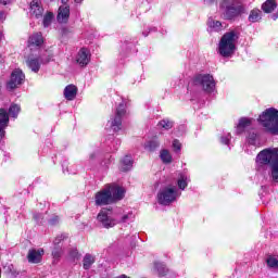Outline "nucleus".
I'll list each match as a JSON object with an SVG mask.
<instances>
[{
  "mask_svg": "<svg viewBox=\"0 0 278 278\" xmlns=\"http://www.w3.org/2000/svg\"><path fill=\"white\" fill-rule=\"evenodd\" d=\"M256 162L268 166L269 168V179L271 184H278V150L265 149L261 151L256 156Z\"/></svg>",
  "mask_w": 278,
  "mask_h": 278,
  "instance_id": "obj_1",
  "label": "nucleus"
},
{
  "mask_svg": "<svg viewBox=\"0 0 278 278\" xmlns=\"http://www.w3.org/2000/svg\"><path fill=\"white\" fill-rule=\"evenodd\" d=\"M258 123L267 134L278 136V110L275 108L266 109L258 116Z\"/></svg>",
  "mask_w": 278,
  "mask_h": 278,
  "instance_id": "obj_2",
  "label": "nucleus"
},
{
  "mask_svg": "<svg viewBox=\"0 0 278 278\" xmlns=\"http://www.w3.org/2000/svg\"><path fill=\"white\" fill-rule=\"evenodd\" d=\"M238 31L230 30L225 33L218 45V53L222 58H231L236 53V42H238Z\"/></svg>",
  "mask_w": 278,
  "mask_h": 278,
  "instance_id": "obj_3",
  "label": "nucleus"
},
{
  "mask_svg": "<svg viewBox=\"0 0 278 278\" xmlns=\"http://www.w3.org/2000/svg\"><path fill=\"white\" fill-rule=\"evenodd\" d=\"M131 213H126L116 214L114 218H112V216H110V210L103 208L98 214V220L103 227H105V229H110V227H114V225H118V223H129V220H131Z\"/></svg>",
  "mask_w": 278,
  "mask_h": 278,
  "instance_id": "obj_4",
  "label": "nucleus"
},
{
  "mask_svg": "<svg viewBox=\"0 0 278 278\" xmlns=\"http://www.w3.org/2000/svg\"><path fill=\"white\" fill-rule=\"evenodd\" d=\"M220 10L226 21H232L244 12V7L237 0H224Z\"/></svg>",
  "mask_w": 278,
  "mask_h": 278,
  "instance_id": "obj_5",
  "label": "nucleus"
},
{
  "mask_svg": "<svg viewBox=\"0 0 278 278\" xmlns=\"http://www.w3.org/2000/svg\"><path fill=\"white\" fill-rule=\"evenodd\" d=\"M127 116V105L125 102H121L115 110V113L111 115L108 125L113 131H121L123 129V118Z\"/></svg>",
  "mask_w": 278,
  "mask_h": 278,
  "instance_id": "obj_6",
  "label": "nucleus"
},
{
  "mask_svg": "<svg viewBox=\"0 0 278 278\" xmlns=\"http://www.w3.org/2000/svg\"><path fill=\"white\" fill-rule=\"evenodd\" d=\"M194 86H199L207 92L208 94L212 93L216 89V81H214V76L210 74H199L193 78Z\"/></svg>",
  "mask_w": 278,
  "mask_h": 278,
  "instance_id": "obj_7",
  "label": "nucleus"
},
{
  "mask_svg": "<svg viewBox=\"0 0 278 278\" xmlns=\"http://www.w3.org/2000/svg\"><path fill=\"white\" fill-rule=\"evenodd\" d=\"M179 197V191L175 187H165L157 193V201L160 205H170L175 203Z\"/></svg>",
  "mask_w": 278,
  "mask_h": 278,
  "instance_id": "obj_8",
  "label": "nucleus"
},
{
  "mask_svg": "<svg viewBox=\"0 0 278 278\" xmlns=\"http://www.w3.org/2000/svg\"><path fill=\"white\" fill-rule=\"evenodd\" d=\"M23 81H25V74L22 70H14L11 74V78L7 84L8 90H14L15 88H18V86L23 85Z\"/></svg>",
  "mask_w": 278,
  "mask_h": 278,
  "instance_id": "obj_9",
  "label": "nucleus"
},
{
  "mask_svg": "<svg viewBox=\"0 0 278 278\" xmlns=\"http://www.w3.org/2000/svg\"><path fill=\"white\" fill-rule=\"evenodd\" d=\"M106 190H109V193L111 194V199L114 202L121 201L125 198V189L117 185H108Z\"/></svg>",
  "mask_w": 278,
  "mask_h": 278,
  "instance_id": "obj_10",
  "label": "nucleus"
},
{
  "mask_svg": "<svg viewBox=\"0 0 278 278\" xmlns=\"http://www.w3.org/2000/svg\"><path fill=\"white\" fill-rule=\"evenodd\" d=\"M110 203L114 202L112 201V194H110L108 187L96 193V205H110Z\"/></svg>",
  "mask_w": 278,
  "mask_h": 278,
  "instance_id": "obj_11",
  "label": "nucleus"
},
{
  "mask_svg": "<svg viewBox=\"0 0 278 278\" xmlns=\"http://www.w3.org/2000/svg\"><path fill=\"white\" fill-rule=\"evenodd\" d=\"M10 125V116L5 109H0V142L5 138V128Z\"/></svg>",
  "mask_w": 278,
  "mask_h": 278,
  "instance_id": "obj_12",
  "label": "nucleus"
},
{
  "mask_svg": "<svg viewBox=\"0 0 278 278\" xmlns=\"http://www.w3.org/2000/svg\"><path fill=\"white\" fill-rule=\"evenodd\" d=\"M76 63L84 67L90 64V51L86 48H81L76 55Z\"/></svg>",
  "mask_w": 278,
  "mask_h": 278,
  "instance_id": "obj_13",
  "label": "nucleus"
},
{
  "mask_svg": "<svg viewBox=\"0 0 278 278\" xmlns=\"http://www.w3.org/2000/svg\"><path fill=\"white\" fill-rule=\"evenodd\" d=\"M43 255H45V250L31 249L28 251L27 260H28L29 264H40Z\"/></svg>",
  "mask_w": 278,
  "mask_h": 278,
  "instance_id": "obj_14",
  "label": "nucleus"
},
{
  "mask_svg": "<svg viewBox=\"0 0 278 278\" xmlns=\"http://www.w3.org/2000/svg\"><path fill=\"white\" fill-rule=\"evenodd\" d=\"M68 18H71V7L63 4L59 8L56 21L58 23H68Z\"/></svg>",
  "mask_w": 278,
  "mask_h": 278,
  "instance_id": "obj_15",
  "label": "nucleus"
},
{
  "mask_svg": "<svg viewBox=\"0 0 278 278\" xmlns=\"http://www.w3.org/2000/svg\"><path fill=\"white\" fill-rule=\"evenodd\" d=\"M42 62L45 61H42L40 56L29 55L26 60V65L28 66V68H30L33 73H38V71H40Z\"/></svg>",
  "mask_w": 278,
  "mask_h": 278,
  "instance_id": "obj_16",
  "label": "nucleus"
},
{
  "mask_svg": "<svg viewBox=\"0 0 278 278\" xmlns=\"http://www.w3.org/2000/svg\"><path fill=\"white\" fill-rule=\"evenodd\" d=\"M42 42H45V38L42 37V33H34L28 38L29 49H37L38 47H42Z\"/></svg>",
  "mask_w": 278,
  "mask_h": 278,
  "instance_id": "obj_17",
  "label": "nucleus"
},
{
  "mask_svg": "<svg viewBox=\"0 0 278 278\" xmlns=\"http://www.w3.org/2000/svg\"><path fill=\"white\" fill-rule=\"evenodd\" d=\"M42 12H45V9L40 7V0H33L30 2V14L36 16V18H40V16H42Z\"/></svg>",
  "mask_w": 278,
  "mask_h": 278,
  "instance_id": "obj_18",
  "label": "nucleus"
},
{
  "mask_svg": "<svg viewBox=\"0 0 278 278\" xmlns=\"http://www.w3.org/2000/svg\"><path fill=\"white\" fill-rule=\"evenodd\" d=\"M64 97L67 101H74L75 97H77V86L67 85L64 89Z\"/></svg>",
  "mask_w": 278,
  "mask_h": 278,
  "instance_id": "obj_19",
  "label": "nucleus"
},
{
  "mask_svg": "<svg viewBox=\"0 0 278 278\" xmlns=\"http://www.w3.org/2000/svg\"><path fill=\"white\" fill-rule=\"evenodd\" d=\"M251 125H253V118L241 117L237 126V134H242L244 129H247V127H251Z\"/></svg>",
  "mask_w": 278,
  "mask_h": 278,
  "instance_id": "obj_20",
  "label": "nucleus"
},
{
  "mask_svg": "<svg viewBox=\"0 0 278 278\" xmlns=\"http://www.w3.org/2000/svg\"><path fill=\"white\" fill-rule=\"evenodd\" d=\"M262 10L265 12V14H270L271 12H275L277 10V1L276 0H266L262 4Z\"/></svg>",
  "mask_w": 278,
  "mask_h": 278,
  "instance_id": "obj_21",
  "label": "nucleus"
},
{
  "mask_svg": "<svg viewBox=\"0 0 278 278\" xmlns=\"http://www.w3.org/2000/svg\"><path fill=\"white\" fill-rule=\"evenodd\" d=\"M134 168V160L130 155L124 156V159L121 161V169L124 173H127V170H131Z\"/></svg>",
  "mask_w": 278,
  "mask_h": 278,
  "instance_id": "obj_22",
  "label": "nucleus"
},
{
  "mask_svg": "<svg viewBox=\"0 0 278 278\" xmlns=\"http://www.w3.org/2000/svg\"><path fill=\"white\" fill-rule=\"evenodd\" d=\"M159 129H164L165 131H168L169 129H173L175 127V122L170 121L169 118H163L157 123Z\"/></svg>",
  "mask_w": 278,
  "mask_h": 278,
  "instance_id": "obj_23",
  "label": "nucleus"
},
{
  "mask_svg": "<svg viewBox=\"0 0 278 278\" xmlns=\"http://www.w3.org/2000/svg\"><path fill=\"white\" fill-rule=\"evenodd\" d=\"M248 20L250 23H257L262 21V12L260 11V9H253L250 12Z\"/></svg>",
  "mask_w": 278,
  "mask_h": 278,
  "instance_id": "obj_24",
  "label": "nucleus"
},
{
  "mask_svg": "<svg viewBox=\"0 0 278 278\" xmlns=\"http://www.w3.org/2000/svg\"><path fill=\"white\" fill-rule=\"evenodd\" d=\"M154 270H156L160 277H164L166 273H168V268H166V265H164V263L161 262L154 263Z\"/></svg>",
  "mask_w": 278,
  "mask_h": 278,
  "instance_id": "obj_25",
  "label": "nucleus"
},
{
  "mask_svg": "<svg viewBox=\"0 0 278 278\" xmlns=\"http://www.w3.org/2000/svg\"><path fill=\"white\" fill-rule=\"evenodd\" d=\"M160 148V141L157 139H152L144 143L146 151H150L151 153Z\"/></svg>",
  "mask_w": 278,
  "mask_h": 278,
  "instance_id": "obj_26",
  "label": "nucleus"
},
{
  "mask_svg": "<svg viewBox=\"0 0 278 278\" xmlns=\"http://www.w3.org/2000/svg\"><path fill=\"white\" fill-rule=\"evenodd\" d=\"M94 263V256L91 254H86L83 260V267L85 270H90V267Z\"/></svg>",
  "mask_w": 278,
  "mask_h": 278,
  "instance_id": "obj_27",
  "label": "nucleus"
},
{
  "mask_svg": "<svg viewBox=\"0 0 278 278\" xmlns=\"http://www.w3.org/2000/svg\"><path fill=\"white\" fill-rule=\"evenodd\" d=\"M20 112H21V106L18 104H12L9 108L8 116H12V118H17Z\"/></svg>",
  "mask_w": 278,
  "mask_h": 278,
  "instance_id": "obj_28",
  "label": "nucleus"
},
{
  "mask_svg": "<svg viewBox=\"0 0 278 278\" xmlns=\"http://www.w3.org/2000/svg\"><path fill=\"white\" fill-rule=\"evenodd\" d=\"M160 157L164 164H170L173 162V156L170 155V152L168 150H162Z\"/></svg>",
  "mask_w": 278,
  "mask_h": 278,
  "instance_id": "obj_29",
  "label": "nucleus"
},
{
  "mask_svg": "<svg viewBox=\"0 0 278 278\" xmlns=\"http://www.w3.org/2000/svg\"><path fill=\"white\" fill-rule=\"evenodd\" d=\"M178 188L180 190H186L188 188V176L185 174H180L178 179Z\"/></svg>",
  "mask_w": 278,
  "mask_h": 278,
  "instance_id": "obj_30",
  "label": "nucleus"
},
{
  "mask_svg": "<svg viewBox=\"0 0 278 278\" xmlns=\"http://www.w3.org/2000/svg\"><path fill=\"white\" fill-rule=\"evenodd\" d=\"M208 27L213 29V31H220V29H223V23L219 21L210 20Z\"/></svg>",
  "mask_w": 278,
  "mask_h": 278,
  "instance_id": "obj_31",
  "label": "nucleus"
},
{
  "mask_svg": "<svg viewBox=\"0 0 278 278\" xmlns=\"http://www.w3.org/2000/svg\"><path fill=\"white\" fill-rule=\"evenodd\" d=\"M53 22V13H47L43 16V27H49Z\"/></svg>",
  "mask_w": 278,
  "mask_h": 278,
  "instance_id": "obj_32",
  "label": "nucleus"
},
{
  "mask_svg": "<svg viewBox=\"0 0 278 278\" xmlns=\"http://www.w3.org/2000/svg\"><path fill=\"white\" fill-rule=\"evenodd\" d=\"M52 256L54 260H60V257H62V248L55 247L52 251Z\"/></svg>",
  "mask_w": 278,
  "mask_h": 278,
  "instance_id": "obj_33",
  "label": "nucleus"
},
{
  "mask_svg": "<svg viewBox=\"0 0 278 278\" xmlns=\"http://www.w3.org/2000/svg\"><path fill=\"white\" fill-rule=\"evenodd\" d=\"M230 140H231V134H229V132H227V134H225V135H223V136L220 137V142H222V144H227V146H229Z\"/></svg>",
  "mask_w": 278,
  "mask_h": 278,
  "instance_id": "obj_34",
  "label": "nucleus"
},
{
  "mask_svg": "<svg viewBox=\"0 0 278 278\" xmlns=\"http://www.w3.org/2000/svg\"><path fill=\"white\" fill-rule=\"evenodd\" d=\"M173 149H174V151H181V142H179V140H174L173 141Z\"/></svg>",
  "mask_w": 278,
  "mask_h": 278,
  "instance_id": "obj_35",
  "label": "nucleus"
},
{
  "mask_svg": "<svg viewBox=\"0 0 278 278\" xmlns=\"http://www.w3.org/2000/svg\"><path fill=\"white\" fill-rule=\"evenodd\" d=\"M64 235H60V236H58L55 239H54V241H53V244H54V247H58L59 244H60V242H62V240H64Z\"/></svg>",
  "mask_w": 278,
  "mask_h": 278,
  "instance_id": "obj_36",
  "label": "nucleus"
},
{
  "mask_svg": "<svg viewBox=\"0 0 278 278\" xmlns=\"http://www.w3.org/2000/svg\"><path fill=\"white\" fill-rule=\"evenodd\" d=\"M255 138H257V135L255 132L249 135V143L255 144Z\"/></svg>",
  "mask_w": 278,
  "mask_h": 278,
  "instance_id": "obj_37",
  "label": "nucleus"
},
{
  "mask_svg": "<svg viewBox=\"0 0 278 278\" xmlns=\"http://www.w3.org/2000/svg\"><path fill=\"white\" fill-rule=\"evenodd\" d=\"M58 223H60V217L59 216H54L49 220L50 225H58Z\"/></svg>",
  "mask_w": 278,
  "mask_h": 278,
  "instance_id": "obj_38",
  "label": "nucleus"
},
{
  "mask_svg": "<svg viewBox=\"0 0 278 278\" xmlns=\"http://www.w3.org/2000/svg\"><path fill=\"white\" fill-rule=\"evenodd\" d=\"M150 31H157V28L156 27H151V28H149V31L143 30L142 35L147 37V36H149Z\"/></svg>",
  "mask_w": 278,
  "mask_h": 278,
  "instance_id": "obj_39",
  "label": "nucleus"
},
{
  "mask_svg": "<svg viewBox=\"0 0 278 278\" xmlns=\"http://www.w3.org/2000/svg\"><path fill=\"white\" fill-rule=\"evenodd\" d=\"M70 255L75 260L77 255H79V252H77V249H73L71 250Z\"/></svg>",
  "mask_w": 278,
  "mask_h": 278,
  "instance_id": "obj_40",
  "label": "nucleus"
},
{
  "mask_svg": "<svg viewBox=\"0 0 278 278\" xmlns=\"http://www.w3.org/2000/svg\"><path fill=\"white\" fill-rule=\"evenodd\" d=\"M89 160L92 162L94 160H97V152H93L89 155Z\"/></svg>",
  "mask_w": 278,
  "mask_h": 278,
  "instance_id": "obj_41",
  "label": "nucleus"
},
{
  "mask_svg": "<svg viewBox=\"0 0 278 278\" xmlns=\"http://www.w3.org/2000/svg\"><path fill=\"white\" fill-rule=\"evenodd\" d=\"M13 0H0V3H2V5H8Z\"/></svg>",
  "mask_w": 278,
  "mask_h": 278,
  "instance_id": "obj_42",
  "label": "nucleus"
},
{
  "mask_svg": "<svg viewBox=\"0 0 278 278\" xmlns=\"http://www.w3.org/2000/svg\"><path fill=\"white\" fill-rule=\"evenodd\" d=\"M204 1H205L206 5H212V3H214V1H216V0H204Z\"/></svg>",
  "mask_w": 278,
  "mask_h": 278,
  "instance_id": "obj_43",
  "label": "nucleus"
},
{
  "mask_svg": "<svg viewBox=\"0 0 278 278\" xmlns=\"http://www.w3.org/2000/svg\"><path fill=\"white\" fill-rule=\"evenodd\" d=\"M34 218H35V220H38V218H40V215L35 214Z\"/></svg>",
  "mask_w": 278,
  "mask_h": 278,
  "instance_id": "obj_44",
  "label": "nucleus"
},
{
  "mask_svg": "<svg viewBox=\"0 0 278 278\" xmlns=\"http://www.w3.org/2000/svg\"><path fill=\"white\" fill-rule=\"evenodd\" d=\"M61 3L66 4L68 3V0H61Z\"/></svg>",
  "mask_w": 278,
  "mask_h": 278,
  "instance_id": "obj_45",
  "label": "nucleus"
},
{
  "mask_svg": "<svg viewBox=\"0 0 278 278\" xmlns=\"http://www.w3.org/2000/svg\"><path fill=\"white\" fill-rule=\"evenodd\" d=\"M84 0H75V3H81Z\"/></svg>",
  "mask_w": 278,
  "mask_h": 278,
  "instance_id": "obj_46",
  "label": "nucleus"
},
{
  "mask_svg": "<svg viewBox=\"0 0 278 278\" xmlns=\"http://www.w3.org/2000/svg\"><path fill=\"white\" fill-rule=\"evenodd\" d=\"M63 173H68V168H63Z\"/></svg>",
  "mask_w": 278,
  "mask_h": 278,
  "instance_id": "obj_47",
  "label": "nucleus"
},
{
  "mask_svg": "<svg viewBox=\"0 0 278 278\" xmlns=\"http://www.w3.org/2000/svg\"><path fill=\"white\" fill-rule=\"evenodd\" d=\"M118 278H128L127 276H125V275H122V276H119Z\"/></svg>",
  "mask_w": 278,
  "mask_h": 278,
  "instance_id": "obj_48",
  "label": "nucleus"
},
{
  "mask_svg": "<svg viewBox=\"0 0 278 278\" xmlns=\"http://www.w3.org/2000/svg\"><path fill=\"white\" fill-rule=\"evenodd\" d=\"M1 18H3V13H0V21H1Z\"/></svg>",
  "mask_w": 278,
  "mask_h": 278,
  "instance_id": "obj_49",
  "label": "nucleus"
},
{
  "mask_svg": "<svg viewBox=\"0 0 278 278\" xmlns=\"http://www.w3.org/2000/svg\"><path fill=\"white\" fill-rule=\"evenodd\" d=\"M1 59H2V58H1V55H0V64H1Z\"/></svg>",
  "mask_w": 278,
  "mask_h": 278,
  "instance_id": "obj_50",
  "label": "nucleus"
}]
</instances>
